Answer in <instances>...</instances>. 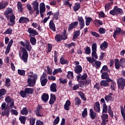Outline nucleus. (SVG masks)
Returning <instances> with one entry per match:
<instances>
[{"label": "nucleus", "instance_id": "obj_1", "mask_svg": "<svg viewBox=\"0 0 125 125\" xmlns=\"http://www.w3.org/2000/svg\"><path fill=\"white\" fill-rule=\"evenodd\" d=\"M67 31L66 29H64L63 31L60 34H56L55 36V41L57 42H61L62 40L63 41H65L68 39V35L66 34Z\"/></svg>", "mask_w": 125, "mask_h": 125}, {"label": "nucleus", "instance_id": "obj_2", "mask_svg": "<svg viewBox=\"0 0 125 125\" xmlns=\"http://www.w3.org/2000/svg\"><path fill=\"white\" fill-rule=\"evenodd\" d=\"M109 14L113 16H118V15H123L124 11L121 8H119L118 6H115L113 10L109 12Z\"/></svg>", "mask_w": 125, "mask_h": 125}, {"label": "nucleus", "instance_id": "obj_3", "mask_svg": "<svg viewBox=\"0 0 125 125\" xmlns=\"http://www.w3.org/2000/svg\"><path fill=\"white\" fill-rule=\"evenodd\" d=\"M29 77L33 78V79L29 78L27 80V83H28V86L32 87L35 85V83H36L37 80H38V75L37 74H34L33 75H29Z\"/></svg>", "mask_w": 125, "mask_h": 125}, {"label": "nucleus", "instance_id": "obj_4", "mask_svg": "<svg viewBox=\"0 0 125 125\" xmlns=\"http://www.w3.org/2000/svg\"><path fill=\"white\" fill-rule=\"evenodd\" d=\"M117 82L118 88L124 90L125 86V79L124 77H120L117 79Z\"/></svg>", "mask_w": 125, "mask_h": 125}, {"label": "nucleus", "instance_id": "obj_5", "mask_svg": "<svg viewBox=\"0 0 125 125\" xmlns=\"http://www.w3.org/2000/svg\"><path fill=\"white\" fill-rule=\"evenodd\" d=\"M22 55H21V59L24 63H27L28 62V57H29L28 51H27L26 48L23 47L22 48Z\"/></svg>", "mask_w": 125, "mask_h": 125}, {"label": "nucleus", "instance_id": "obj_6", "mask_svg": "<svg viewBox=\"0 0 125 125\" xmlns=\"http://www.w3.org/2000/svg\"><path fill=\"white\" fill-rule=\"evenodd\" d=\"M5 101L6 103H10V108L11 109L14 107V99L11 98L9 96H7L5 98Z\"/></svg>", "mask_w": 125, "mask_h": 125}, {"label": "nucleus", "instance_id": "obj_7", "mask_svg": "<svg viewBox=\"0 0 125 125\" xmlns=\"http://www.w3.org/2000/svg\"><path fill=\"white\" fill-rule=\"evenodd\" d=\"M27 32L29 34V37H36V36L39 35V33L36 29H34L31 27H29L27 29Z\"/></svg>", "mask_w": 125, "mask_h": 125}, {"label": "nucleus", "instance_id": "obj_8", "mask_svg": "<svg viewBox=\"0 0 125 125\" xmlns=\"http://www.w3.org/2000/svg\"><path fill=\"white\" fill-rule=\"evenodd\" d=\"M77 20L80 26V30H83V29L84 28V20H83V17H80L78 16Z\"/></svg>", "mask_w": 125, "mask_h": 125}, {"label": "nucleus", "instance_id": "obj_9", "mask_svg": "<svg viewBox=\"0 0 125 125\" xmlns=\"http://www.w3.org/2000/svg\"><path fill=\"white\" fill-rule=\"evenodd\" d=\"M28 22H30V19L25 17H21L19 21V23L20 24H27Z\"/></svg>", "mask_w": 125, "mask_h": 125}, {"label": "nucleus", "instance_id": "obj_10", "mask_svg": "<svg viewBox=\"0 0 125 125\" xmlns=\"http://www.w3.org/2000/svg\"><path fill=\"white\" fill-rule=\"evenodd\" d=\"M94 110L96 113H100L101 109H100V103L99 102L95 103L94 105Z\"/></svg>", "mask_w": 125, "mask_h": 125}, {"label": "nucleus", "instance_id": "obj_11", "mask_svg": "<svg viewBox=\"0 0 125 125\" xmlns=\"http://www.w3.org/2000/svg\"><path fill=\"white\" fill-rule=\"evenodd\" d=\"M89 117H90L91 120H94L96 117H97V113L93 111V109L90 108L89 110Z\"/></svg>", "mask_w": 125, "mask_h": 125}, {"label": "nucleus", "instance_id": "obj_12", "mask_svg": "<svg viewBox=\"0 0 125 125\" xmlns=\"http://www.w3.org/2000/svg\"><path fill=\"white\" fill-rule=\"evenodd\" d=\"M54 20H51L49 23V27L50 30L53 32H56L55 24L54 23Z\"/></svg>", "mask_w": 125, "mask_h": 125}, {"label": "nucleus", "instance_id": "obj_13", "mask_svg": "<svg viewBox=\"0 0 125 125\" xmlns=\"http://www.w3.org/2000/svg\"><path fill=\"white\" fill-rule=\"evenodd\" d=\"M79 25V22L78 21H74L71 22L69 26H68V31H71V30H73L74 28H76L77 26Z\"/></svg>", "mask_w": 125, "mask_h": 125}, {"label": "nucleus", "instance_id": "obj_14", "mask_svg": "<svg viewBox=\"0 0 125 125\" xmlns=\"http://www.w3.org/2000/svg\"><path fill=\"white\" fill-rule=\"evenodd\" d=\"M10 114V109L7 108V107H6L5 109H4L2 112H1V115L3 117H4V116H6V117H9V115Z\"/></svg>", "mask_w": 125, "mask_h": 125}, {"label": "nucleus", "instance_id": "obj_15", "mask_svg": "<svg viewBox=\"0 0 125 125\" xmlns=\"http://www.w3.org/2000/svg\"><path fill=\"white\" fill-rule=\"evenodd\" d=\"M74 72L76 74H81L83 72V67L81 65H76L74 68Z\"/></svg>", "mask_w": 125, "mask_h": 125}, {"label": "nucleus", "instance_id": "obj_16", "mask_svg": "<svg viewBox=\"0 0 125 125\" xmlns=\"http://www.w3.org/2000/svg\"><path fill=\"white\" fill-rule=\"evenodd\" d=\"M121 28L120 27H116L115 29V31L114 32V34L113 35V37L115 40L117 39V36L118 35H121Z\"/></svg>", "mask_w": 125, "mask_h": 125}, {"label": "nucleus", "instance_id": "obj_17", "mask_svg": "<svg viewBox=\"0 0 125 125\" xmlns=\"http://www.w3.org/2000/svg\"><path fill=\"white\" fill-rule=\"evenodd\" d=\"M55 101H56V96L54 94L51 93L50 94V99L49 103L50 105H52Z\"/></svg>", "mask_w": 125, "mask_h": 125}, {"label": "nucleus", "instance_id": "obj_18", "mask_svg": "<svg viewBox=\"0 0 125 125\" xmlns=\"http://www.w3.org/2000/svg\"><path fill=\"white\" fill-rule=\"evenodd\" d=\"M70 106H71V101L67 100L64 105V110H66V111H69V110H70Z\"/></svg>", "mask_w": 125, "mask_h": 125}, {"label": "nucleus", "instance_id": "obj_19", "mask_svg": "<svg viewBox=\"0 0 125 125\" xmlns=\"http://www.w3.org/2000/svg\"><path fill=\"white\" fill-rule=\"evenodd\" d=\"M7 91L4 88H1L0 89V100L3 99V96L6 94Z\"/></svg>", "mask_w": 125, "mask_h": 125}, {"label": "nucleus", "instance_id": "obj_20", "mask_svg": "<svg viewBox=\"0 0 125 125\" xmlns=\"http://www.w3.org/2000/svg\"><path fill=\"white\" fill-rule=\"evenodd\" d=\"M49 98V96L48 95V94L44 93L42 96V101H43L45 103L47 102V101H48Z\"/></svg>", "mask_w": 125, "mask_h": 125}, {"label": "nucleus", "instance_id": "obj_21", "mask_svg": "<svg viewBox=\"0 0 125 125\" xmlns=\"http://www.w3.org/2000/svg\"><path fill=\"white\" fill-rule=\"evenodd\" d=\"M25 42L26 43L25 48L28 51H31L32 50V46H31L30 42L28 40H25Z\"/></svg>", "mask_w": 125, "mask_h": 125}, {"label": "nucleus", "instance_id": "obj_22", "mask_svg": "<svg viewBox=\"0 0 125 125\" xmlns=\"http://www.w3.org/2000/svg\"><path fill=\"white\" fill-rule=\"evenodd\" d=\"M57 85L55 83H52L50 85V91L51 92H56L57 91Z\"/></svg>", "mask_w": 125, "mask_h": 125}, {"label": "nucleus", "instance_id": "obj_23", "mask_svg": "<svg viewBox=\"0 0 125 125\" xmlns=\"http://www.w3.org/2000/svg\"><path fill=\"white\" fill-rule=\"evenodd\" d=\"M8 5V2L5 1H1L0 2V10H1L2 9H4L6 6Z\"/></svg>", "mask_w": 125, "mask_h": 125}, {"label": "nucleus", "instance_id": "obj_24", "mask_svg": "<svg viewBox=\"0 0 125 125\" xmlns=\"http://www.w3.org/2000/svg\"><path fill=\"white\" fill-rule=\"evenodd\" d=\"M100 48L101 50H104V49H106V48H108V42H107L104 41L100 45Z\"/></svg>", "mask_w": 125, "mask_h": 125}, {"label": "nucleus", "instance_id": "obj_25", "mask_svg": "<svg viewBox=\"0 0 125 125\" xmlns=\"http://www.w3.org/2000/svg\"><path fill=\"white\" fill-rule=\"evenodd\" d=\"M80 8H81V3L76 2L75 3L74 6H73V10L75 12L80 10Z\"/></svg>", "mask_w": 125, "mask_h": 125}, {"label": "nucleus", "instance_id": "obj_26", "mask_svg": "<svg viewBox=\"0 0 125 125\" xmlns=\"http://www.w3.org/2000/svg\"><path fill=\"white\" fill-rule=\"evenodd\" d=\"M81 35V31L80 30H76L75 32H74L73 40H77L80 35Z\"/></svg>", "mask_w": 125, "mask_h": 125}, {"label": "nucleus", "instance_id": "obj_27", "mask_svg": "<svg viewBox=\"0 0 125 125\" xmlns=\"http://www.w3.org/2000/svg\"><path fill=\"white\" fill-rule=\"evenodd\" d=\"M13 10L11 8H7V10H6L5 11V13H4L5 16H6V17L8 18V17H9V14H10V13L13 12Z\"/></svg>", "mask_w": 125, "mask_h": 125}, {"label": "nucleus", "instance_id": "obj_28", "mask_svg": "<svg viewBox=\"0 0 125 125\" xmlns=\"http://www.w3.org/2000/svg\"><path fill=\"white\" fill-rule=\"evenodd\" d=\"M107 112L111 119H113V118H114V112L112 110V107H111V105H108Z\"/></svg>", "mask_w": 125, "mask_h": 125}, {"label": "nucleus", "instance_id": "obj_29", "mask_svg": "<svg viewBox=\"0 0 125 125\" xmlns=\"http://www.w3.org/2000/svg\"><path fill=\"white\" fill-rule=\"evenodd\" d=\"M94 25H95L96 27H98V25L102 26V25H103V22L100 20L96 19L94 21Z\"/></svg>", "mask_w": 125, "mask_h": 125}, {"label": "nucleus", "instance_id": "obj_30", "mask_svg": "<svg viewBox=\"0 0 125 125\" xmlns=\"http://www.w3.org/2000/svg\"><path fill=\"white\" fill-rule=\"evenodd\" d=\"M100 85L104 87H107L109 86V83L106 80H102L100 82Z\"/></svg>", "mask_w": 125, "mask_h": 125}, {"label": "nucleus", "instance_id": "obj_31", "mask_svg": "<svg viewBox=\"0 0 125 125\" xmlns=\"http://www.w3.org/2000/svg\"><path fill=\"white\" fill-rule=\"evenodd\" d=\"M27 94H33L34 93V89L32 88L26 87L24 89Z\"/></svg>", "mask_w": 125, "mask_h": 125}, {"label": "nucleus", "instance_id": "obj_32", "mask_svg": "<svg viewBox=\"0 0 125 125\" xmlns=\"http://www.w3.org/2000/svg\"><path fill=\"white\" fill-rule=\"evenodd\" d=\"M67 78L68 80H73L74 79V72L72 71H68Z\"/></svg>", "mask_w": 125, "mask_h": 125}, {"label": "nucleus", "instance_id": "obj_33", "mask_svg": "<svg viewBox=\"0 0 125 125\" xmlns=\"http://www.w3.org/2000/svg\"><path fill=\"white\" fill-rule=\"evenodd\" d=\"M60 62L62 65H65V64L69 63V62L67 61V60H65V59H64V57L63 56L61 57Z\"/></svg>", "mask_w": 125, "mask_h": 125}, {"label": "nucleus", "instance_id": "obj_34", "mask_svg": "<svg viewBox=\"0 0 125 125\" xmlns=\"http://www.w3.org/2000/svg\"><path fill=\"white\" fill-rule=\"evenodd\" d=\"M12 32H13V30L11 27H9L5 30L3 34L4 35H12Z\"/></svg>", "mask_w": 125, "mask_h": 125}, {"label": "nucleus", "instance_id": "obj_35", "mask_svg": "<svg viewBox=\"0 0 125 125\" xmlns=\"http://www.w3.org/2000/svg\"><path fill=\"white\" fill-rule=\"evenodd\" d=\"M78 94L83 101H86V98L85 97V95L84 93H83V92L80 91L78 92Z\"/></svg>", "mask_w": 125, "mask_h": 125}, {"label": "nucleus", "instance_id": "obj_36", "mask_svg": "<svg viewBox=\"0 0 125 125\" xmlns=\"http://www.w3.org/2000/svg\"><path fill=\"white\" fill-rule=\"evenodd\" d=\"M17 7H18V9L21 13H22L24 10V9L23 8V6H22V4L21 2H18L17 4Z\"/></svg>", "mask_w": 125, "mask_h": 125}, {"label": "nucleus", "instance_id": "obj_37", "mask_svg": "<svg viewBox=\"0 0 125 125\" xmlns=\"http://www.w3.org/2000/svg\"><path fill=\"white\" fill-rule=\"evenodd\" d=\"M30 42L32 45H36V43H37V39H36L35 36L31 37L30 38Z\"/></svg>", "mask_w": 125, "mask_h": 125}, {"label": "nucleus", "instance_id": "obj_38", "mask_svg": "<svg viewBox=\"0 0 125 125\" xmlns=\"http://www.w3.org/2000/svg\"><path fill=\"white\" fill-rule=\"evenodd\" d=\"M19 120L20 121L21 124L25 125L26 124V121H27V118L25 116H20L19 117Z\"/></svg>", "mask_w": 125, "mask_h": 125}, {"label": "nucleus", "instance_id": "obj_39", "mask_svg": "<svg viewBox=\"0 0 125 125\" xmlns=\"http://www.w3.org/2000/svg\"><path fill=\"white\" fill-rule=\"evenodd\" d=\"M119 63L120 64V67L121 68H125V59L121 58L119 61Z\"/></svg>", "mask_w": 125, "mask_h": 125}, {"label": "nucleus", "instance_id": "obj_40", "mask_svg": "<svg viewBox=\"0 0 125 125\" xmlns=\"http://www.w3.org/2000/svg\"><path fill=\"white\" fill-rule=\"evenodd\" d=\"M28 113L29 111H28V109L26 107H23L21 111V115H25V116H27Z\"/></svg>", "mask_w": 125, "mask_h": 125}, {"label": "nucleus", "instance_id": "obj_41", "mask_svg": "<svg viewBox=\"0 0 125 125\" xmlns=\"http://www.w3.org/2000/svg\"><path fill=\"white\" fill-rule=\"evenodd\" d=\"M102 80H106L109 78V74L107 72H103L101 75Z\"/></svg>", "mask_w": 125, "mask_h": 125}, {"label": "nucleus", "instance_id": "obj_42", "mask_svg": "<svg viewBox=\"0 0 125 125\" xmlns=\"http://www.w3.org/2000/svg\"><path fill=\"white\" fill-rule=\"evenodd\" d=\"M82 117L83 119H84V118H86V117H87V108H85L83 109V111L82 112Z\"/></svg>", "mask_w": 125, "mask_h": 125}, {"label": "nucleus", "instance_id": "obj_43", "mask_svg": "<svg viewBox=\"0 0 125 125\" xmlns=\"http://www.w3.org/2000/svg\"><path fill=\"white\" fill-rule=\"evenodd\" d=\"M63 71H62V69L61 68H59L54 69V71L53 72V76H55L56 74H58L59 73H62Z\"/></svg>", "mask_w": 125, "mask_h": 125}, {"label": "nucleus", "instance_id": "obj_44", "mask_svg": "<svg viewBox=\"0 0 125 125\" xmlns=\"http://www.w3.org/2000/svg\"><path fill=\"white\" fill-rule=\"evenodd\" d=\"M82 104V101L81 100V99H80L79 97H77L75 99V106H80Z\"/></svg>", "mask_w": 125, "mask_h": 125}, {"label": "nucleus", "instance_id": "obj_45", "mask_svg": "<svg viewBox=\"0 0 125 125\" xmlns=\"http://www.w3.org/2000/svg\"><path fill=\"white\" fill-rule=\"evenodd\" d=\"M97 51V44L93 43L92 45V52H96Z\"/></svg>", "mask_w": 125, "mask_h": 125}, {"label": "nucleus", "instance_id": "obj_46", "mask_svg": "<svg viewBox=\"0 0 125 125\" xmlns=\"http://www.w3.org/2000/svg\"><path fill=\"white\" fill-rule=\"evenodd\" d=\"M60 14V13L59 12V11H58L56 13H54L53 15V17L54 18V19H55V20H58V19H59V17H58L59 16Z\"/></svg>", "mask_w": 125, "mask_h": 125}, {"label": "nucleus", "instance_id": "obj_47", "mask_svg": "<svg viewBox=\"0 0 125 125\" xmlns=\"http://www.w3.org/2000/svg\"><path fill=\"white\" fill-rule=\"evenodd\" d=\"M10 79L9 78H6L5 80V85L6 86V87H10V85H11V84L10 83Z\"/></svg>", "mask_w": 125, "mask_h": 125}, {"label": "nucleus", "instance_id": "obj_48", "mask_svg": "<svg viewBox=\"0 0 125 125\" xmlns=\"http://www.w3.org/2000/svg\"><path fill=\"white\" fill-rule=\"evenodd\" d=\"M40 81L41 83V85H42V86H45L46 83H47V82H48V81L47 80V79L46 78L42 79H42H41Z\"/></svg>", "mask_w": 125, "mask_h": 125}, {"label": "nucleus", "instance_id": "obj_49", "mask_svg": "<svg viewBox=\"0 0 125 125\" xmlns=\"http://www.w3.org/2000/svg\"><path fill=\"white\" fill-rule=\"evenodd\" d=\"M32 4L34 10L39 9V2L37 1H34Z\"/></svg>", "mask_w": 125, "mask_h": 125}, {"label": "nucleus", "instance_id": "obj_50", "mask_svg": "<svg viewBox=\"0 0 125 125\" xmlns=\"http://www.w3.org/2000/svg\"><path fill=\"white\" fill-rule=\"evenodd\" d=\"M92 21V18L90 17H88L86 18L85 25L86 26H89L90 22Z\"/></svg>", "mask_w": 125, "mask_h": 125}, {"label": "nucleus", "instance_id": "obj_51", "mask_svg": "<svg viewBox=\"0 0 125 125\" xmlns=\"http://www.w3.org/2000/svg\"><path fill=\"white\" fill-rule=\"evenodd\" d=\"M59 122H60V117L59 116H57L54 120L53 123V125H58L59 124Z\"/></svg>", "mask_w": 125, "mask_h": 125}, {"label": "nucleus", "instance_id": "obj_52", "mask_svg": "<svg viewBox=\"0 0 125 125\" xmlns=\"http://www.w3.org/2000/svg\"><path fill=\"white\" fill-rule=\"evenodd\" d=\"M26 73V71H25V70H23V69H18V74H19V75H20L21 76H25V74Z\"/></svg>", "mask_w": 125, "mask_h": 125}, {"label": "nucleus", "instance_id": "obj_53", "mask_svg": "<svg viewBox=\"0 0 125 125\" xmlns=\"http://www.w3.org/2000/svg\"><path fill=\"white\" fill-rule=\"evenodd\" d=\"M20 95L22 97V98H25V97H27V93L26 92L25 90L24 91L21 90L20 91Z\"/></svg>", "mask_w": 125, "mask_h": 125}, {"label": "nucleus", "instance_id": "obj_54", "mask_svg": "<svg viewBox=\"0 0 125 125\" xmlns=\"http://www.w3.org/2000/svg\"><path fill=\"white\" fill-rule=\"evenodd\" d=\"M95 68L99 69L101 67V62L99 61H96L95 62Z\"/></svg>", "mask_w": 125, "mask_h": 125}, {"label": "nucleus", "instance_id": "obj_55", "mask_svg": "<svg viewBox=\"0 0 125 125\" xmlns=\"http://www.w3.org/2000/svg\"><path fill=\"white\" fill-rule=\"evenodd\" d=\"M102 113H108V106L106 104L103 105V112Z\"/></svg>", "mask_w": 125, "mask_h": 125}, {"label": "nucleus", "instance_id": "obj_56", "mask_svg": "<svg viewBox=\"0 0 125 125\" xmlns=\"http://www.w3.org/2000/svg\"><path fill=\"white\" fill-rule=\"evenodd\" d=\"M109 116L107 114H103L101 116L102 120L106 121L108 120V117Z\"/></svg>", "mask_w": 125, "mask_h": 125}, {"label": "nucleus", "instance_id": "obj_57", "mask_svg": "<svg viewBox=\"0 0 125 125\" xmlns=\"http://www.w3.org/2000/svg\"><path fill=\"white\" fill-rule=\"evenodd\" d=\"M99 33L101 34H105L106 33V29L101 27L99 29Z\"/></svg>", "mask_w": 125, "mask_h": 125}, {"label": "nucleus", "instance_id": "obj_58", "mask_svg": "<svg viewBox=\"0 0 125 125\" xmlns=\"http://www.w3.org/2000/svg\"><path fill=\"white\" fill-rule=\"evenodd\" d=\"M91 52V50L90 49V47L87 46L85 49V53L89 55Z\"/></svg>", "mask_w": 125, "mask_h": 125}, {"label": "nucleus", "instance_id": "obj_59", "mask_svg": "<svg viewBox=\"0 0 125 125\" xmlns=\"http://www.w3.org/2000/svg\"><path fill=\"white\" fill-rule=\"evenodd\" d=\"M79 83V85L80 87H83L85 85V81H80Z\"/></svg>", "mask_w": 125, "mask_h": 125}, {"label": "nucleus", "instance_id": "obj_60", "mask_svg": "<svg viewBox=\"0 0 125 125\" xmlns=\"http://www.w3.org/2000/svg\"><path fill=\"white\" fill-rule=\"evenodd\" d=\"M112 99L113 97L108 95L105 96V97H104V99L105 101H106V102H109V101H111V100H112Z\"/></svg>", "mask_w": 125, "mask_h": 125}, {"label": "nucleus", "instance_id": "obj_61", "mask_svg": "<svg viewBox=\"0 0 125 125\" xmlns=\"http://www.w3.org/2000/svg\"><path fill=\"white\" fill-rule=\"evenodd\" d=\"M115 86H116V82L112 81L110 84V88L112 90H115Z\"/></svg>", "mask_w": 125, "mask_h": 125}, {"label": "nucleus", "instance_id": "obj_62", "mask_svg": "<svg viewBox=\"0 0 125 125\" xmlns=\"http://www.w3.org/2000/svg\"><path fill=\"white\" fill-rule=\"evenodd\" d=\"M92 57L95 58V59H98V55H97V53L96 52H92Z\"/></svg>", "mask_w": 125, "mask_h": 125}, {"label": "nucleus", "instance_id": "obj_63", "mask_svg": "<svg viewBox=\"0 0 125 125\" xmlns=\"http://www.w3.org/2000/svg\"><path fill=\"white\" fill-rule=\"evenodd\" d=\"M87 79V73H84L82 76H81V80H82L83 81L84 80H86Z\"/></svg>", "mask_w": 125, "mask_h": 125}, {"label": "nucleus", "instance_id": "obj_64", "mask_svg": "<svg viewBox=\"0 0 125 125\" xmlns=\"http://www.w3.org/2000/svg\"><path fill=\"white\" fill-rule=\"evenodd\" d=\"M36 125H44V124H43V122L37 119L36 121Z\"/></svg>", "mask_w": 125, "mask_h": 125}]
</instances>
